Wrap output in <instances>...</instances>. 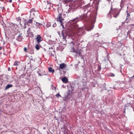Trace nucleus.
<instances>
[{
  "instance_id": "nucleus-29",
  "label": "nucleus",
  "mask_w": 134,
  "mask_h": 134,
  "mask_svg": "<svg viewBox=\"0 0 134 134\" xmlns=\"http://www.w3.org/2000/svg\"><path fill=\"white\" fill-rule=\"evenodd\" d=\"M11 70V69L9 67L8 68V70L9 71H10Z\"/></svg>"
},
{
  "instance_id": "nucleus-20",
  "label": "nucleus",
  "mask_w": 134,
  "mask_h": 134,
  "mask_svg": "<svg viewBox=\"0 0 134 134\" xmlns=\"http://www.w3.org/2000/svg\"><path fill=\"white\" fill-rule=\"evenodd\" d=\"M35 48L37 50L39 49H40L39 46L38 44H36L35 46Z\"/></svg>"
},
{
  "instance_id": "nucleus-8",
  "label": "nucleus",
  "mask_w": 134,
  "mask_h": 134,
  "mask_svg": "<svg viewBox=\"0 0 134 134\" xmlns=\"http://www.w3.org/2000/svg\"><path fill=\"white\" fill-rule=\"evenodd\" d=\"M34 18V17H32L31 19H29L28 21L26 22V23H25L24 25H26V24L29 25V24H32L34 23H35V22L33 20Z\"/></svg>"
},
{
  "instance_id": "nucleus-14",
  "label": "nucleus",
  "mask_w": 134,
  "mask_h": 134,
  "mask_svg": "<svg viewBox=\"0 0 134 134\" xmlns=\"http://www.w3.org/2000/svg\"><path fill=\"white\" fill-rule=\"evenodd\" d=\"M13 86L12 84H8L5 87V90H6L10 87H12Z\"/></svg>"
},
{
  "instance_id": "nucleus-16",
  "label": "nucleus",
  "mask_w": 134,
  "mask_h": 134,
  "mask_svg": "<svg viewBox=\"0 0 134 134\" xmlns=\"http://www.w3.org/2000/svg\"><path fill=\"white\" fill-rule=\"evenodd\" d=\"M48 69L49 71L50 72H52L53 73L54 72V69H53L51 67H50L48 68Z\"/></svg>"
},
{
  "instance_id": "nucleus-25",
  "label": "nucleus",
  "mask_w": 134,
  "mask_h": 134,
  "mask_svg": "<svg viewBox=\"0 0 134 134\" xmlns=\"http://www.w3.org/2000/svg\"><path fill=\"white\" fill-rule=\"evenodd\" d=\"M24 50L26 52H27V48L26 47L24 48Z\"/></svg>"
},
{
  "instance_id": "nucleus-13",
  "label": "nucleus",
  "mask_w": 134,
  "mask_h": 134,
  "mask_svg": "<svg viewBox=\"0 0 134 134\" xmlns=\"http://www.w3.org/2000/svg\"><path fill=\"white\" fill-rule=\"evenodd\" d=\"M93 26L94 25H93V24H91L89 25L88 28V31H90L93 28Z\"/></svg>"
},
{
  "instance_id": "nucleus-3",
  "label": "nucleus",
  "mask_w": 134,
  "mask_h": 134,
  "mask_svg": "<svg viewBox=\"0 0 134 134\" xmlns=\"http://www.w3.org/2000/svg\"><path fill=\"white\" fill-rule=\"evenodd\" d=\"M51 5V3L48 1L44 2L42 4V8L44 9H50Z\"/></svg>"
},
{
  "instance_id": "nucleus-2",
  "label": "nucleus",
  "mask_w": 134,
  "mask_h": 134,
  "mask_svg": "<svg viewBox=\"0 0 134 134\" xmlns=\"http://www.w3.org/2000/svg\"><path fill=\"white\" fill-rule=\"evenodd\" d=\"M111 13L112 14L113 17L116 18L118 16L120 12L118 10L116 9H112V8H111L110 11Z\"/></svg>"
},
{
  "instance_id": "nucleus-10",
  "label": "nucleus",
  "mask_w": 134,
  "mask_h": 134,
  "mask_svg": "<svg viewBox=\"0 0 134 134\" xmlns=\"http://www.w3.org/2000/svg\"><path fill=\"white\" fill-rule=\"evenodd\" d=\"M66 65L64 63H62L59 64V68L60 69H62L65 68Z\"/></svg>"
},
{
  "instance_id": "nucleus-15",
  "label": "nucleus",
  "mask_w": 134,
  "mask_h": 134,
  "mask_svg": "<svg viewBox=\"0 0 134 134\" xmlns=\"http://www.w3.org/2000/svg\"><path fill=\"white\" fill-rule=\"evenodd\" d=\"M20 64V63L18 61L16 60L15 61L14 64L13 65L14 66H18Z\"/></svg>"
},
{
  "instance_id": "nucleus-31",
  "label": "nucleus",
  "mask_w": 134,
  "mask_h": 134,
  "mask_svg": "<svg viewBox=\"0 0 134 134\" xmlns=\"http://www.w3.org/2000/svg\"><path fill=\"white\" fill-rule=\"evenodd\" d=\"M130 25L131 26H134V24H131Z\"/></svg>"
},
{
  "instance_id": "nucleus-27",
  "label": "nucleus",
  "mask_w": 134,
  "mask_h": 134,
  "mask_svg": "<svg viewBox=\"0 0 134 134\" xmlns=\"http://www.w3.org/2000/svg\"><path fill=\"white\" fill-rule=\"evenodd\" d=\"M130 15L129 14L127 13V19L128 18H129V17H130Z\"/></svg>"
},
{
  "instance_id": "nucleus-23",
  "label": "nucleus",
  "mask_w": 134,
  "mask_h": 134,
  "mask_svg": "<svg viewBox=\"0 0 134 134\" xmlns=\"http://www.w3.org/2000/svg\"><path fill=\"white\" fill-rule=\"evenodd\" d=\"M49 52V54H51V55L52 56H54V55L52 53V52L51 51H48Z\"/></svg>"
},
{
  "instance_id": "nucleus-17",
  "label": "nucleus",
  "mask_w": 134,
  "mask_h": 134,
  "mask_svg": "<svg viewBox=\"0 0 134 134\" xmlns=\"http://www.w3.org/2000/svg\"><path fill=\"white\" fill-rule=\"evenodd\" d=\"M16 20L20 23L21 21V19L20 17H18L16 19Z\"/></svg>"
},
{
  "instance_id": "nucleus-37",
  "label": "nucleus",
  "mask_w": 134,
  "mask_h": 134,
  "mask_svg": "<svg viewBox=\"0 0 134 134\" xmlns=\"http://www.w3.org/2000/svg\"><path fill=\"white\" fill-rule=\"evenodd\" d=\"M72 45H74V44H73V42H72Z\"/></svg>"
},
{
  "instance_id": "nucleus-5",
  "label": "nucleus",
  "mask_w": 134,
  "mask_h": 134,
  "mask_svg": "<svg viewBox=\"0 0 134 134\" xmlns=\"http://www.w3.org/2000/svg\"><path fill=\"white\" fill-rule=\"evenodd\" d=\"M58 13H59V14L58 16V18H57V21H59L60 23V25L61 26H63L62 21L64 20V19L63 18H62V13H60V12L58 11Z\"/></svg>"
},
{
  "instance_id": "nucleus-30",
  "label": "nucleus",
  "mask_w": 134,
  "mask_h": 134,
  "mask_svg": "<svg viewBox=\"0 0 134 134\" xmlns=\"http://www.w3.org/2000/svg\"><path fill=\"white\" fill-rule=\"evenodd\" d=\"M9 2L10 3H12V0H9Z\"/></svg>"
},
{
  "instance_id": "nucleus-35",
  "label": "nucleus",
  "mask_w": 134,
  "mask_h": 134,
  "mask_svg": "<svg viewBox=\"0 0 134 134\" xmlns=\"http://www.w3.org/2000/svg\"><path fill=\"white\" fill-rule=\"evenodd\" d=\"M28 36H29V34H28L27 36H26V37H27Z\"/></svg>"
},
{
  "instance_id": "nucleus-33",
  "label": "nucleus",
  "mask_w": 134,
  "mask_h": 134,
  "mask_svg": "<svg viewBox=\"0 0 134 134\" xmlns=\"http://www.w3.org/2000/svg\"><path fill=\"white\" fill-rule=\"evenodd\" d=\"M39 75L40 76H42V75H41V74H40V73H39Z\"/></svg>"
},
{
  "instance_id": "nucleus-36",
  "label": "nucleus",
  "mask_w": 134,
  "mask_h": 134,
  "mask_svg": "<svg viewBox=\"0 0 134 134\" xmlns=\"http://www.w3.org/2000/svg\"><path fill=\"white\" fill-rule=\"evenodd\" d=\"M132 77H134V76H133Z\"/></svg>"
},
{
  "instance_id": "nucleus-4",
  "label": "nucleus",
  "mask_w": 134,
  "mask_h": 134,
  "mask_svg": "<svg viewBox=\"0 0 134 134\" xmlns=\"http://www.w3.org/2000/svg\"><path fill=\"white\" fill-rule=\"evenodd\" d=\"M72 49L73 50L72 51V52L73 53H75V55L77 57H79V56H81L82 54L81 53L80 51V50L79 48L78 47L76 50L74 48V47H72Z\"/></svg>"
},
{
  "instance_id": "nucleus-7",
  "label": "nucleus",
  "mask_w": 134,
  "mask_h": 134,
  "mask_svg": "<svg viewBox=\"0 0 134 134\" xmlns=\"http://www.w3.org/2000/svg\"><path fill=\"white\" fill-rule=\"evenodd\" d=\"M43 38L39 35H37L36 37L35 38V40L38 44H39L40 43L43 41Z\"/></svg>"
},
{
  "instance_id": "nucleus-6",
  "label": "nucleus",
  "mask_w": 134,
  "mask_h": 134,
  "mask_svg": "<svg viewBox=\"0 0 134 134\" xmlns=\"http://www.w3.org/2000/svg\"><path fill=\"white\" fill-rule=\"evenodd\" d=\"M38 13V11H35L34 9H32L30 11V16L35 17L36 16Z\"/></svg>"
},
{
  "instance_id": "nucleus-28",
  "label": "nucleus",
  "mask_w": 134,
  "mask_h": 134,
  "mask_svg": "<svg viewBox=\"0 0 134 134\" xmlns=\"http://www.w3.org/2000/svg\"><path fill=\"white\" fill-rule=\"evenodd\" d=\"M85 88L87 89V88L86 87H82V90H85Z\"/></svg>"
},
{
  "instance_id": "nucleus-18",
  "label": "nucleus",
  "mask_w": 134,
  "mask_h": 134,
  "mask_svg": "<svg viewBox=\"0 0 134 134\" xmlns=\"http://www.w3.org/2000/svg\"><path fill=\"white\" fill-rule=\"evenodd\" d=\"M110 13H111L110 11L108 13V15L109 17L110 18H111L112 17V16Z\"/></svg>"
},
{
  "instance_id": "nucleus-21",
  "label": "nucleus",
  "mask_w": 134,
  "mask_h": 134,
  "mask_svg": "<svg viewBox=\"0 0 134 134\" xmlns=\"http://www.w3.org/2000/svg\"><path fill=\"white\" fill-rule=\"evenodd\" d=\"M109 75L110 76L114 77L115 76V74L112 73H110L109 74Z\"/></svg>"
},
{
  "instance_id": "nucleus-22",
  "label": "nucleus",
  "mask_w": 134,
  "mask_h": 134,
  "mask_svg": "<svg viewBox=\"0 0 134 134\" xmlns=\"http://www.w3.org/2000/svg\"><path fill=\"white\" fill-rule=\"evenodd\" d=\"M101 68L100 65H99L98 66V71H100L101 70Z\"/></svg>"
},
{
  "instance_id": "nucleus-34",
  "label": "nucleus",
  "mask_w": 134,
  "mask_h": 134,
  "mask_svg": "<svg viewBox=\"0 0 134 134\" xmlns=\"http://www.w3.org/2000/svg\"><path fill=\"white\" fill-rule=\"evenodd\" d=\"M64 1L65 2H66V0H64Z\"/></svg>"
},
{
  "instance_id": "nucleus-9",
  "label": "nucleus",
  "mask_w": 134,
  "mask_h": 134,
  "mask_svg": "<svg viewBox=\"0 0 134 134\" xmlns=\"http://www.w3.org/2000/svg\"><path fill=\"white\" fill-rule=\"evenodd\" d=\"M22 34V33L20 34L16 38V40L19 41H21L23 39V37L21 36Z\"/></svg>"
},
{
  "instance_id": "nucleus-24",
  "label": "nucleus",
  "mask_w": 134,
  "mask_h": 134,
  "mask_svg": "<svg viewBox=\"0 0 134 134\" xmlns=\"http://www.w3.org/2000/svg\"><path fill=\"white\" fill-rule=\"evenodd\" d=\"M56 96L57 98H58L59 96H60L61 97L60 95L58 93L56 95Z\"/></svg>"
},
{
  "instance_id": "nucleus-11",
  "label": "nucleus",
  "mask_w": 134,
  "mask_h": 134,
  "mask_svg": "<svg viewBox=\"0 0 134 134\" xmlns=\"http://www.w3.org/2000/svg\"><path fill=\"white\" fill-rule=\"evenodd\" d=\"M62 81L65 83H67L68 82V79L66 77H63L62 78Z\"/></svg>"
},
{
  "instance_id": "nucleus-12",
  "label": "nucleus",
  "mask_w": 134,
  "mask_h": 134,
  "mask_svg": "<svg viewBox=\"0 0 134 134\" xmlns=\"http://www.w3.org/2000/svg\"><path fill=\"white\" fill-rule=\"evenodd\" d=\"M79 21V20L78 19V18H76L73 19L72 21V22H71V23H72L76 24Z\"/></svg>"
},
{
  "instance_id": "nucleus-19",
  "label": "nucleus",
  "mask_w": 134,
  "mask_h": 134,
  "mask_svg": "<svg viewBox=\"0 0 134 134\" xmlns=\"http://www.w3.org/2000/svg\"><path fill=\"white\" fill-rule=\"evenodd\" d=\"M36 24H35L36 25V26H38L39 25H42V24L39 23H38L37 22H35Z\"/></svg>"
},
{
  "instance_id": "nucleus-26",
  "label": "nucleus",
  "mask_w": 134,
  "mask_h": 134,
  "mask_svg": "<svg viewBox=\"0 0 134 134\" xmlns=\"http://www.w3.org/2000/svg\"><path fill=\"white\" fill-rule=\"evenodd\" d=\"M53 27H55L56 26L57 24H56L55 22L53 24Z\"/></svg>"
},
{
  "instance_id": "nucleus-1",
  "label": "nucleus",
  "mask_w": 134,
  "mask_h": 134,
  "mask_svg": "<svg viewBox=\"0 0 134 134\" xmlns=\"http://www.w3.org/2000/svg\"><path fill=\"white\" fill-rule=\"evenodd\" d=\"M80 30L78 28V26L76 25L75 24L74 25L73 27H72L71 32L73 34L72 36H74L75 34H77L80 36H82L83 34H79Z\"/></svg>"
},
{
  "instance_id": "nucleus-32",
  "label": "nucleus",
  "mask_w": 134,
  "mask_h": 134,
  "mask_svg": "<svg viewBox=\"0 0 134 134\" xmlns=\"http://www.w3.org/2000/svg\"><path fill=\"white\" fill-rule=\"evenodd\" d=\"M2 49V47H0V50H1V49Z\"/></svg>"
}]
</instances>
